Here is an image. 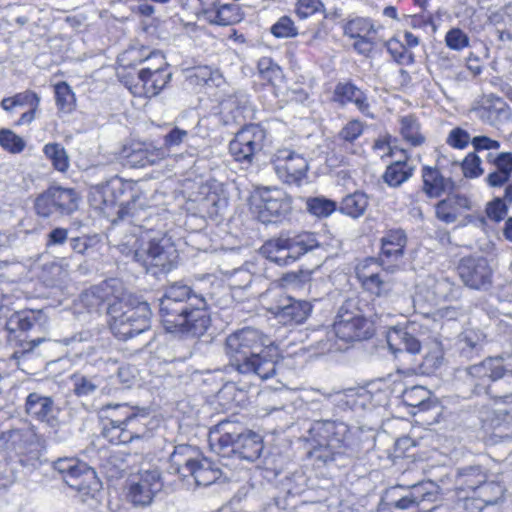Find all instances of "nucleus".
Returning <instances> with one entry per match:
<instances>
[{
  "label": "nucleus",
  "instance_id": "1",
  "mask_svg": "<svg viewBox=\"0 0 512 512\" xmlns=\"http://www.w3.org/2000/svg\"><path fill=\"white\" fill-rule=\"evenodd\" d=\"M159 313L164 329L170 333L199 337L211 323L205 298L180 282L165 289L160 298Z\"/></svg>",
  "mask_w": 512,
  "mask_h": 512
},
{
  "label": "nucleus",
  "instance_id": "2",
  "mask_svg": "<svg viewBox=\"0 0 512 512\" xmlns=\"http://www.w3.org/2000/svg\"><path fill=\"white\" fill-rule=\"evenodd\" d=\"M269 339L259 330L245 327L229 334L224 342V353L241 374H253L262 380L278 372L279 355L270 348Z\"/></svg>",
  "mask_w": 512,
  "mask_h": 512
},
{
  "label": "nucleus",
  "instance_id": "3",
  "mask_svg": "<svg viewBox=\"0 0 512 512\" xmlns=\"http://www.w3.org/2000/svg\"><path fill=\"white\" fill-rule=\"evenodd\" d=\"M107 315L110 330L119 340L126 341L151 327L149 304L131 296L114 299L108 305Z\"/></svg>",
  "mask_w": 512,
  "mask_h": 512
},
{
  "label": "nucleus",
  "instance_id": "4",
  "mask_svg": "<svg viewBox=\"0 0 512 512\" xmlns=\"http://www.w3.org/2000/svg\"><path fill=\"white\" fill-rule=\"evenodd\" d=\"M506 370L503 359L500 357H488L478 364L466 368V383L476 396L486 395L504 402H512V393L505 395L494 394L491 384L505 376Z\"/></svg>",
  "mask_w": 512,
  "mask_h": 512
},
{
  "label": "nucleus",
  "instance_id": "5",
  "mask_svg": "<svg viewBox=\"0 0 512 512\" xmlns=\"http://www.w3.org/2000/svg\"><path fill=\"white\" fill-rule=\"evenodd\" d=\"M124 192V184L118 177H112L105 183L94 185L90 188L89 201L91 205L100 210L107 217L114 214L118 220H125L133 216L135 200L127 204L118 205V199Z\"/></svg>",
  "mask_w": 512,
  "mask_h": 512
},
{
  "label": "nucleus",
  "instance_id": "6",
  "mask_svg": "<svg viewBox=\"0 0 512 512\" xmlns=\"http://www.w3.org/2000/svg\"><path fill=\"white\" fill-rule=\"evenodd\" d=\"M333 327L336 336L345 342L369 339L374 333L372 323L355 307L353 300L345 301L339 308Z\"/></svg>",
  "mask_w": 512,
  "mask_h": 512
},
{
  "label": "nucleus",
  "instance_id": "7",
  "mask_svg": "<svg viewBox=\"0 0 512 512\" xmlns=\"http://www.w3.org/2000/svg\"><path fill=\"white\" fill-rule=\"evenodd\" d=\"M54 469L69 487L82 496H94L101 487L95 471L76 458H59L54 462Z\"/></svg>",
  "mask_w": 512,
  "mask_h": 512
},
{
  "label": "nucleus",
  "instance_id": "8",
  "mask_svg": "<svg viewBox=\"0 0 512 512\" xmlns=\"http://www.w3.org/2000/svg\"><path fill=\"white\" fill-rule=\"evenodd\" d=\"M176 258V249L166 236L151 238L147 247L133 252V259L153 274L170 271Z\"/></svg>",
  "mask_w": 512,
  "mask_h": 512
},
{
  "label": "nucleus",
  "instance_id": "9",
  "mask_svg": "<svg viewBox=\"0 0 512 512\" xmlns=\"http://www.w3.org/2000/svg\"><path fill=\"white\" fill-rule=\"evenodd\" d=\"M258 219L265 224L282 223L292 212V197L279 188L264 187L259 191Z\"/></svg>",
  "mask_w": 512,
  "mask_h": 512
},
{
  "label": "nucleus",
  "instance_id": "10",
  "mask_svg": "<svg viewBox=\"0 0 512 512\" xmlns=\"http://www.w3.org/2000/svg\"><path fill=\"white\" fill-rule=\"evenodd\" d=\"M79 199L72 188L51 187L36 198L35 209L42 217L70 215L78 209Z\"/></svg>",
  "mask_w": 512,
  "mask_h": 512
},
{
  "label": "nucleus",
  "instance_id": "11",
  "mask_svg": "<svg viewBox=\"0 0 512 512\" xmlns=\"http://www.w3.org/2000/svg\"><path fill=\"white\" fill-rule=\"evenodd\" d=\"M267 295H271L274 300L268 311L285 325L303 323L312 311L310 302L286 295L280 288L269 291Z\"/></svg>",
  "mask_w": 512,
  "mask_h": 512
},
{
  "label": "nucleus",
  "instance_id": "12",
  "mask_svg": "<svg viewBox=\"0 0 512 512\" xmlns=\"http://www.w3.org/2000/svg\"><path fill=\"white\" fill-rule=\"evenodd\" d=\"M272 165L277 177L285 184L300 186L307 178L308 160L288 148L276 151L272 157Z\"/></svg>",
  "mask_w": 512,
  "mask_h": 512
},
{
  "label": "nucleus",
  "instance_id": "13",
  "mask_svg": "<svg viewBox=\"0 0 512 512\" xmlns=\"http://www.w3.org/2000/svg\"><path fill=\"white\" fill-rule=\"evenodd\" d=\"M266 131L257 124L243 127L229 143V153L235 161L251 164L264 146Z\"/></svg>",
  "mask_w": 512,
  "mask_h": 512
},
{
  "label": "nucleus",
  "instance_id": "14",
  "mask_svg": "<svg viewBox=\"0 0 512 512\" xmlns=\"http://www.w3.org/2000/svg\"><path fill=\"white\" fill-rule=\"evenodd\" d=\"M437 487L433 482H421L410 487L395 486L387 491L389 505L397 510H411L425 501H435Z\"/></svg>",
  "mask_w": 512,
  "mask_h": 512
},
{
  "label": "nucleus",
  "instance_id": "15",
  "mask_svg": "<svg viewBox=\"0 0 512 512\" xmlns=\"http://www.w3.org/2000/svg\"><path fill=\"white\" fill-rule=\"evenodd\" d=\"M162 486L158 470L143 471L129 480L127 500L134 507H147L151 505L155 495L161 491Z\"/></svg>",
  "mask_w": 512,
  "mask_h": 512
},
{
  "label": "nucleus",
  "instance_id": "16",
  "mask_svg": "<svg viewBox=\"0 0 512 512\" xmlns=\"http://www.w3.org/2000/svg\"><path fill=\"white\" fill-rule=\"evenodd\" d=\"M210 446L215 443L220 448L237 445L239 448H249L261 444L263 439L258 433L251 430H243L235 424L225 420L219 422L209 432Z\"/></svg>",
  "mask_w": 512,
  "mask_h": 512
},
{
  "label": "nucleus",
  "instance_id": "17",
  "mask_svg": "<svg viewBox=\"0 0 512 512\" xmlns=\"http://www.w3.org/2000/svg\"><path fill=\"white\" fill-rule=\"evenodd\" d=\"M463 283L475 290H487L492 285L493 270L484 257H465L458 265Z\"/></svg>",
  "mask_w": 512,
  "mask_h": 512
},
{
  "label": "nucleus",
  "instance_id": "18",
  "mask_svg": "<svg viewBox=\"0 0 512 512\" xmlns=\"http://www.w3.org/2000/svg\"><path fill=\"white\" fill-rule=\"evenodd\" d=\"M170 71L151 69L145 72H137L136 78L124 77V84L134 96L153 97L158 95L171 80Z\"/></svg>",
  "mask_w": 512,
  "mask_h": 512
},
{
  "label": "nucleus",
  "instance_id": "19",
  "mask_svg": "<svg viewBox=\"0 0 512 512\" xmlns=\"http://www.w3.org/2000/svg\"><path fill=\"white\" fill-rule=\"evenodd\" d=\"M24 412L31 419L44 423L51 429L60 425L59 409L51 396L39 392L29 393L25 399Z\"/></svg>",
  "mask_w": 512,
  "mask_h": 512
},
{
  "label": "nucleus",
  "instance_id": "20",
  "mask_svg": "<svg viewBox=\"0 0 512 512\" xmlns=\"http://www.w3.org/2000/svg\"><path fill=\"white\" fill-rule=\"evenodd\" d=\"M357 277L365 289L377 296L386 295L391 289V279L386 271L379 270L375 259H366L357 267Z\"/></svg>",
  "mask_w": 512,
  "mask_h": 512
},
{
  "label": "nucleus",
  "instance_id": "21",
  "mask_svg": "<svg viewBox=\"0 0 512 512\" xmlns=\"http://www.w3.org/2000/svg\"><path fill=\"white\" fill-rule=\"evenodd\" d=\"M179 472L192 477L195 487H208L222 477L221 469L207 458L188 459Z\"/></svg>",
  "mask_w": 512,
  "mask_h": 512
},
{
  "label": "nucleus",
  "instance_id": "22",
  "mask_svg": "<svg viewBox=\"0 0 512 512\" xmlns=\"http://www.w3.org/2000/svg\"><path fill=\"white\" fill-rule=\"evenodd\" d=\"M441 162L438 160V166H424L422 168V191L429 198H438L445 193H450L454 189V181L450 176H445L440 169Z\"/></svg>",
  "mask_w": 512,
  "mask_h": 512
},
{
  "label": "nucleus",
  "instance_id": "23",
  "mask_svg": "<svg viewBox=\"0 0 512 512\" xmlns=\"http://www.w3.org/2000/svg\"><path fill=\"white\" fill-rule=\"evenodd\" d=\"M486 162L494 167L485 178L490 187H502L512 177V152H489Z\"/></svg>",
  "mask_w": 512,
  "mask_h": 512
},
{
  "label": "nucleus",
  "instance_id": "24",
  "mask_svg": "<svg viewBox=\"0 0 512 512\" xmlns=\"http://www.w3.org/2000/svg\"><path fill=\"white\" fill-rule=\"evenodd\" d=\"M505 486L497 480L488 479L481 484L474 496H467L466 506L473 505L478 511H482L486 506L496 505L503 501L505 496Z\"/></svg>",
  "mask_w": 512,
  "mask_h": 512
},
{
  "label": "nucleus",
  "instance_id": "25",
  "mask_svg": "<svg viewBox=\"0 0 512 512\" xmlns=\"http://www.w3.org/2000/svg\"><path fill=\"white\" fill-rule=\"evenodd\" d=\"M470 209L471 201L467 196L448 193L445 199L437 203L435 213L437 219L446 224H451L454 223L464 211Z\"/></svg>",
  "mask_w": 512,
  "mask_h": 512
},
{
  "label": "nucleus",
  "instance_id": "26",
  "mask_svg": "<svg viewBox=\"0 0 512 512\" xmlns=\"http://www.w3.org/2000/svg\"><path fill=\"white\" fill-rule=\"evenodd\" d=\"M413 325L393 327L388 331L387 343L393 353L407 351L417 354L421 350L420 341L413 335Z\"/></svg>",
  "mask_w": 512,
  "mask_h": 512
},
{
  "label": "nucleus",
  "instance_id": "27",
  "mask_svg": "<svg viewBox=\"0 0 512 512\" xmlns=\"http://www.w3.org/2000/svg\"><path fill=\"white\" fill-rule=\"evenodd\" d=\"M472 112L482 122L495 125L501 118L507 116L506 102L494 94L485 95Z\"/></svg>",
  "mask_w": 512,
  "mask_h": 512
},
{
  "label": "nucleus",
  "instance_id": "28",
  "mask_svg": "<svg viewBox=\"0 0 512 512\" xmlns=\"http://www.w3.org/2000/svg\"><path fill=\"white\" fill-rule=\"evenodd\" d=\"M334 98L335 101L341 105L353 103L362 114L370 118L374 117L370 112V104L367 95L350 82L339 83L335 87Z\"/></svg>",
  "mask_w": 512,
  "mask_h": 512
},
{
  "label": "nucleus",
  "instance_id": "29",
  "mask_svg": "<svg viewBox=\"0 0 512 512\" xmlns=\"http://www.w3.org/2000/svg\"><path fill=\"white\" fill-rule=\"evenodd\" d=\"M487 476V473L479 466L460 468L455 476V489L459 493L464 492L474 496Z\"/></svg>",
  "mask_w": 512,
  "mask_h": 512
},
{
  "label": "nucleus",
  "instance_id": "30",
  "mask_svg": "<svg viewBox=\"0 0 512 512\" xmlns=\"http://www.w3.org/2000/svg\"><path fill=\"white\" fill-rule=\"evenodd\" d=\"M346 431L347 426L343 423L336 424L331 421L317 423L311 429V433H315V435L319 436L320 440L313 448H338L342 441L338 435H343Z\"/></svg>",
  "mask_w": 512,
  "mask_h": 512
},
{
  "label": "nucleus",
  "instance_id": "31",
  "mask_svg": "<svg viewBox=\"0 0 512 512\" xmlns=\"http://www.w3.org/2000/svg\"><path fill=\"white\" fill-rule=\"evenodd\" d=\"M205 19L214 25L229 26L238 23L242 16L236 4L213 6L203 10Z\"/></svg>",
  "mask_w": 512,
  "mask_h": 512
},
{
  "label": "nucleus",
  "instance_id": "32",
  "mask_svg": "<svg viewBox=\"0 0 512 512\" xmlns=\"http://www.w3.org/2000/svg\"><path fill=\"white\" fill-rule=\"evenodd\" d=\"M402 401L405 405L418 408L419 411L435 410L439 414L440 407L431 400V393L423 386H413L407 388L402 393Z\"/></svg>",
  "mask_w": 512,
  "mask_h": 512
},
{
  "label": "nucleus",
  "instance_id": "33",
  "mask_svg": "<svg viewBox=\"0 0 512 512\" xmlns=\"http://www.w3.org/2000/svg\"><path fill=\"white\" fill-rule=\"evenodd\" d=\"M72 383V391L78 398H88L97 393V391L105 392L103 387V378L99 375H86L82 373H74L70 377Z\"/></svg>",
  "mask_w": 512,
  "mask_h": 512
},
{
  "label": "nucleus",
  "instance_id": "34",
  "mask_svg": "<svg viewBox=\"0 0 512 512\" xmlns=\"http://www.w3.org/2000/svg\"><path fill=\"white\" fill-rule=\"evenodd\" d=\"M261 253L270 261L278 265H288L295 262L289 250V243L285 235L267 241L261 247Z\"/></svg>",
  "mask_w": 512,
  "mask_h": 512
},
{
  "label": "nucleus",
  "instance_id": "35",
  "mask_svg": "<svg viewBox=\"0 0 512 512\" xmlns=\"http://www.w3.org/2000/svg\"><path fill=\"white\" fill-rule=\"evenodd\" d=\"M37 443L34 427L10 429L0 434V448L31 446Z\"/></svg>",
  "mask_w": 512,
  "mask_h": 512
},
{
  "label": "nucleus",
  "instance_id": "36",
  "mask_svg": "<svg viewBox=\"0 0 512 512\" xmlns=\"http://www.w3.org/2000/svg\"><path fill=\"white\" fill-rule=\"evenodd\" d=\"M289 243V250L292 260L296 261L302 255L321 246L316 234L312 232H301L295 235H285Z\"/></svg>",
  "mask_w": 512,
  "mask_h": 512
},
{
  "label": "nucleus",
  "instance_id": "37",
  "mask_svg": "<svg viewBox=\"0 0 512 512\" xmlns=\"http://www.w3.org/2000/svg\"><path fill=\"white\" fill-rule=\"evenodd\" d=\"M414 173V166L408 163L407 156L404 159H399L387 166L383 180L390 187H399Z\"/></svg>",
  "mask_w": 512,
  "mask_h": 512
},
{
  "label": "nucleus",
  "instance_id": "38",
  "mask_svg": "<svg viewBox=\"0 0 512 512\" xmlns=\"http://www.w3.org/2000/svg\"><path fill=\"white\" fill-rule=\"evenodd\" d=\"M382 255L387 258L398 259L402 257L407 238L403 230H390L381 240Z\"/></svg>",
  "mask_w": 512,
  "mask_h": 512
},
{
  "label": "nucleus",
  "instance_id": "39",
  "mask_svg": "<svg viewBox=\"0 0 512 512\" xmlns=\"http://www.w3.org/2000/svg\"><path fill=\"white\" fill-rule=\"evenodd\" d=\"M429 288L433 294L432 301L435 304L441 301L457 299L460 295V288L445 277L435 279Z\"/></svg>",
  "mask_w": 512,
  "mask_h": 512
},
{
  "label": "nucleus",
  "instance_id": "40",
  "mask_svg": "<svg viewBox=\"0 0 512 512\" xmlns=\"http://www.w3.org/2000/svg\"><path fill=\"white\" fill-rule=\"evenodd\" d=\"M400 133L403 139L411 146L417 147L425 142V137L420 133L417 119L412 115L400 119Z\"/></svg>",
  "mask_w": 512,
  "mask_h": 512
},
{
  "label": "nucleus",
  "instance_id": "41",
  "mask_svg": "<svg viewBox=\"0 0 512 512\" xmlns=\"http://www.w3.org/2000/svg\"><path fill=\"white\" fill-rule=\"evenodd\" d=\"M367 206V196L362 192H355L342 200L340 210L348 216L358 218L364 214Z\"/></svg>",
  "mask_w": 512,
  "mask_h": 512
},
{
  "label": "nucleus",
  "instance_id": "42",
  "mask_svg": "<svg viewBox=\"0 0 512 512\" xmlns=\"http://www.w3.org/2000/svg\"><path fill=\"white\" fill-rule=\"evenodd\" d=\"M116 408L126 410V416L124 420H110V427H106L103 430L102 437L108 440L112 445H119V435L121 434V425H126L129 421L136 417V413L133 412V407L127 403L116 405Z\"/></svg>",
  "mask_w": 512,
  "mask_h": 512
},
{
  "label": "nucleus",
  "instance_id": "43",
  "mask_svg": "<svg viewBox=\"0 0 512 512\" xmlns=\"http://www.w3.org/2000/svg\"><path fill=\"white\" fill-rule=\"evenodd\" d=\"M37 321V314L33 311H20L13 313L6 322L9 333L26 332L33 328Z\"/></svg>",
  "mask_w": 512,
  "mask_h": 512
},
{
  "label": "nucleus",
  "instance_id": "44",
  "mask_svg": "<svg viewBox=\"0 0 512 512\" xmlns=\"http://www.w3.org/2000/svg\"><path fill=\"white\" fill-rule=\"evenodd\" d=\"M55 101L59 111L69 114L76 108V97L66 82H59L54 86Z\"/></svg>",
  "mask_w": 512,
  "mask_h": 512
},
{
  "label": "nucleus",
  "instance_id": "45",
  "mask_svg": "<svg viewBox=\"0 0 512 512\" xmlns=\"http://www.w3.org/2000/svg\"><path fill=\"white\" fill-rule=\"evenodd\" d=\"M376 33L375 26L371 19L356 17L344 25V35L351 39L365 37Z\"/></svg>",
  "mask_w": 512,
  "mask_h": 512
},
{
  "label": "nucleus",
  "instance_id": "46",
  "mask_svg": "<svg viewBox=\"0 0 512 512\" xmlns=\"http://www.w3.org/2000/svg\"><path fill=\"white\" fill-rule=\"evenodd\" d=\"M145 154H147V152H145V144L133 143L123 148L121 159L124 165L131 168L145 167L147 166Z\"/></svg>",
  "mask_w": 512,
  "mask_h": 512
},
{
  "label": "nucleus",
  "instance_id": "47",
  "mask_svg": "<svg viewBox=\"0 0 512 512\" xmlns=\"http://www.w3.org/2000/svg\"><path fill=\"white\" fill-rule=\"evenodd\" d=\"M43 152L45 156L52 162V165L56 170L60 172H66L68 170L69 156L61 144L48 143L44 146Z\"/></svg>",
  "mask_w": 512,
  "mask_h": 512
},
{
  "label": "nucleus",
  "instance_id": "48",
  "mask_svg": "<svg viewBox=\"0 0 512 512\" xmlns=\"http://www.w3.org/2000/svg\"><path fill=\"white\" fill-rule=\"evenodd\" d=\"M106 298V288L99 285L83 292L80 296V301L91 312L97 311L104 304Z\"/></svg>",
  "mask_w": 512,
  "mask_h": 512
},
{
  "label": "nucleus",
  "instance_id": "49",
  "mask_svg": "<svg viewBox=\"0 0 512 512\" xmlns=\"http://www.w3.org/2000/svg\"><path fill=\"white\" fill-rule=\"evenodd\" d=\"M307 210L317 217H328L336 209V203L323 197L308 198Z\"/></svg>",
  "mask_w": 512,
  "mask_h": 512
},
{
  "label": "nucleus",
  "instance_id": "50",
  "mask_svg": "<svg viewBox=\"0 0 512 512\" xmlns=\"http://www.w3.org/2000/svg\"><path fill=\"white\" fill-rule=\"evenodd\" d=\"M0 146L10 153H20L25 148V141L12 130H0Z\"/></svg>",
  "mask_w": 512,
  "mask_h": 512
},
{
  "label": "nucleus",
  "instance_id": "51",
  "mask_svg": "<svg viewBox=\"0 0 512 512\" xmlns=\"http://www.w3.org/2000/svg\"><path fill=\"white\" fill-rule=\"evenodd\" d=\"M229 457L243 467L250 464H255L256 467L261 465V450H230Z\"/></svg>",
  "mask_w": 512,
  "mask_h": 512
},
{
  "label": "nucleus",
  "instance_id": "52",
  "mask_svg": "<svg viewBox=\"0 0 512 512\" xmlns=\"http://www.w3.org/2000/svg\"><path fill=\"white\" fill-rule=\"evenodd\" d=\"M458 166L457 163H455ZM465 177L475 178L483 174L481 159L475 153H469L459 165Z\"/></svg>",
  "mask_w": 512,
  "mask_h": 512
},
{
  "label": "nucleus",
  "instance_id": "53",
  "mask_svg": "<svg viewBox=\"0 0 512 512\" xmlns=\"http://www.w3.org/2000/svg\"><path fill=\"white\" fill-rule=\"evenodd\" d=\"M271 33L277 38H289L297 35V28L288 16H282L271 27Z\"/></svg>",
  "mask_w": 512,
  "mask_h": 512
},
{
  "label": "nucleus",
  "instance_id": "54",
  "mask_svg": "<svg viewBox=\"0 0 512 512\" xmlns=\"http://www.w3.org/2000/svg\"><path fill=\"white\" fill-rule=\"evenodd\" d=\"M446 45L453 50L460 51L469 46V37L459 28H452L446 33Z\"/></svg>",
  "mask_w": 512,
  "mask_h": 512
},
{
  "label": "nucleus",
  "instance_id": "55",
  "mask_svg": "<svg viewBox=\"0 0 512 512\" xmlns=\"http://www.w3.org/2000/svg\"><path fill=\"white\" fill-rule=\"evenodd\" d=\"M486 215L494 222H500L508 213V204H506L500 197L494 198L486 205Z\"/></svg>",
  "mask_w": 512,
  "mask_h": 512
},
{
  "label": "nucleus",
  "instance_id": "56",
  "mask_svg": "<svg viewBox=\"0 0 512 512\" xmlns=\"http://www.w3.org/2000/svg\"><path fill=\"white\" fill-rule=\"evenodd\" d=\"M257 67L261 76L268 81L277 78L281 73L280 67L270 57L259 59Z\"/></svg>",
  "mask_w": 512,
  "mask_h": 512
},
{
  "label": "nucleus",
  "instance_id": "57",
  "mask_svg": "<svg viewBox=\"0 0 512 512\" xmlns=\"http://www.w3.org/2000/svg\"><path fill=\"white\" fill-rule=\"evenodd\" d=\"M142 62L145 66L140 68L138 72H145L148 69H157V72L169 71L168 63L166 62L164 55L160 52H152L148 57L142 60Z\"/></svg>",
  "mask_w": 512,
  "mask_h": 512
},
{
  "label": "nucleus",
  "instance_id": "58",
  "mask_svg": "<svg viewBox=\"0 0 512 512\" xmlns=\"http://www.w3.org/2000/svg\"><path fill=\"white\" fill-rule=\"evenodd\" d=\"M471 140L472 139L466 130L457 127L449 132L446 142L453 148L464 149L468 146Z\"/></svg>",
  "mask_w": 512,
  "mask_h": 512
},
{
  "label": "nucleus",
  "instance_id": "59",
  "mask_svg": "<svg viewBox=\"0 0 512 512\" xmlns=\"http://www.w3.org/2000/svg\"><path fill=\"white\" fill-rule=\"evenodd\" d=\"M364 124L359 120L349 121L340 131L339 137L347 142L355 141L362 135Z\"/></svg>",
  "mask_w": 512,
  "mask_h": 512
},
{
  "label": "nucleus",
  "instance_id": "60",
  "mask_svg": "<svg viewBox=\"0 0 512 512\" xmlns=\"http://www.w3.org/2000/svg\"><path fill=\"white\" fill-rule=\"evenodd\" d=\"M67 240L68 230L62 227H56L46 235L45 246L47 249H54L64 245Z\"/></svg>",
  "mask_w": 512,
  "mask_h": 512
},
{
  "label": "nucleus",
  "instance_id": "61",
  "mask_svg": "<svg viewBox=\"0 0 512 512\" xmlns=\"http://www.w3.org/2000/svg\"><path fill=\"white\" fill-rule=\"evenodd\" d=\"M322 8L323 4L320 0H298L296 13L300 18L305 19Z\"/></svg>",
  "mask_w": 512,
  "mask_h": 512
},
{
  "label": "nucleus",
  "instance_id": "62",
  "mask_svg": "<svg viewBox=\"0 0 512 512\" xmlns=\"http://www.w3.org/2000/svg\"><path fill=\"white\" fill-rule=\"evenodd\" d=\"M188 138V131L179 127L172 128L164 137V146L166 149L178 147Z\"/></svg>",
  "mask_w": 512,
  "mask_h": 512
},
{
  "label": "nucleus",
  "instance_id": "63",
  "mask_svg": "<svg viewBox=\"0 0 512 512\" xmlns=\"http://www.w3.org/2000/svg\"><path fill=\"white\" fill-rule=\"evenodd\" d=\"M253 280V275L246 269H237L230 277V285L232 288L243 289L248 287Z\"/></svg>",
  "mask_w": 512,
  "mask_h": 512
},
{
  "label": "nucleus",
  "instance_id": "64",
  "mask_svg": "<svg viewBox=\"0 0 512 512\" xmlns=\"http://www.w3.org/2000/svg\"><path fill=\"white\" fill-rule=\"evenodd\" d=\"M14 105L17 106H28L38 109L40 104V97L33 91L27 90L22 93H18L13 96Z\"/></svg>",
  "mask_w": 512,
  "mask_h": 512
}]
</instances>
